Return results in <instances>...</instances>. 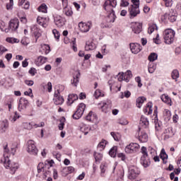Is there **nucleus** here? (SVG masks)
<instances>
[{"label":"nucleus","instance_id":"1","mask_svg":"<svg viewBox=\"0 0 181 181\" xmlns=\"http://www.w3.org/2000/svg\"><path fill=\"white\" fill-rule=\"evenodd\" d=\"M4 158L1 159V163H4L6 169H11L12 173H15L16 172V170L18 169V164H14V165H12L11 164V160L9 159V155L6 154L8 152H9V149H8V144L4 146Z\"/></svg>","mask_w":181,"mask_h":181},{"label":"nucleus","instance_id":"2","mask_svg":"<svg viewBox=\"0 0 181 181\" xmlns=\"http://www.w3.org/2000/svg\"><path fill=\"white\" fill-rule=\"evenodd\" d=\"M164 40L166 45L173 43L175 40V30L172 29H167L164 31Z\"/></svg>","mask_w":181,"mask_h":181},{"label":"nucleus","instance_id":"3","mask_svg":"<svg viewBox=\"0 0 181 181\" xmlns=\"http://www.w3.org/2000/svg\"><path fill=\"white\" fill-rule=\"evenodd\" d=\"M86 110V104L81 103L78 106L77 110L75 112V113L73 115L74 119H80L81 117L83 116V114H84V111Z\"/></svg>","mask_w":181,"mask_h":181},{"label":"nucleus","instance_id":"4","mask_svg":"<svg viewBox=\"0 0 181 181\" xmlns=\"http://www.w3.org/2000/svg\"><path fill=\"white\" fill-rule=\"evenodd\" d=\"M27 152L30 155H37L38 150L35 145V141L33 140H29L27 142Z\"/></svg>","mask_w":181,"mask_h":181},{"label":"nucleus","instance_id":"5","mask_svg":"<svg viewBox=\"0 0 181 181\" xmlns=\"http://www.w3.org/2000/svg\"><path fill=\"white\" fill-rule=\"evenodd\" d=\"M118 78L119 81H126V83H129V80L132 78V71L131 70L127 71L125 73L122 72Z\"/></svg>","mask_w":181,"mask_h":181},{"label":"nucleus","instance_id":"6","mask_svg":"<svg viewBox=\"0 0 181 181\" xmlns=\"http://www.w3.org/2000/svg\"><path fill=\"white\" fill-rule=\"evenodd\" d=\"M139 149V144L136 143H131L129 145L127 146L124 151L126 153H135Z\"/></svg>","mask_w":181,"mask_h":181},{"label":"nucleus","instance_id":"7","mask_svg":"<svg viewBox=\"0 0 181 181\" xmlns=\"http://www.w3.org/2000/svg\"><path fill=\"white\" fill-rule=\"evenodd\" d=\"M18 28H19V21H18V19L11 20L10 21L8 28H5L4 32H6V33H8L9 30H16Z\"/></svg>","mask_w":181,"mask_h":181},{"label":"nucleus","instance_id":"8","mask_svg":"<svg viewBox=\"0 0 181 181\" xmlns=\"http://www.w3.org/2000/svg\"><path fill=\"white\" fill-rule=\"evenodd\" d=\"M129 12L130 19H133V18H135L137 15H139L141 11H139V6L132 5L129 8Z\"/></svg>","mask_w":181,"mask_h":181},{"label":"nucleus","instance_id":"9","mask_svg":"<svg viewBox=\"0 0 181 181\" xmlns=\"http://www.w3.org/2000/svg\"><path fill=\"white\" fill-rule=\"evenodd\" d=\"M91 26H93V24H91V22H88V23H83L81 22L78 24V28L81 31H82L83 33H86L90 30L91 28Z\"/></svg>","mask_w":181,"mask_h":181},{"label":"nucleus","instance_id":"10","mask_svg":"<svg viewBox=\"0 0 181 181\" xmlns=\"http://www.w3.org/2000/svg\"><path fill=\"white\" fill-rule=\"evenodd\" d=\"M139 175V170L136 167H130L129 169V175L128 177L130 180L136 179Z\"/></svg>","mask_w":181,"mask_h":181},{"label":"nucleus","instance_id":"11","mask_svg":"<svg viewBox=\"0 0 181 181\" xmlns=\"http://www.w3.org/2000/svg\"><path fill=\"white\" fill-rule=\"evenodd\" d=\"M130 50L134 54H138L142 50V46H141V44L131 43Z\"/></svg>","mask_w":181,"mask_h":181},{"label":"nucleus","instance_id":"12","mask_svg":"<svg viewBox=\"0 0 181 181\" xmlns=\"http://www.w3.org/2000/svg\"><path fill=\"white\" fill-rule=\"evenodd\" d=\"M54 21L58 28H63L66 23V20L60 16H55Z\"/></svg>","mask_w":181,"mask_h":181},{"label":"nucleus","instance_id":"13","mask_svg":"<svg viewBox=\"0 0 181 181\" xmlns=\"http://www.w3.org/2000/svg\"><path fill=\"white\" fill-rule=\"evenodd\" d=\"M60 93L58 91V93L54 94V103L55 105H62L63 103H64V99L63 97L59 95Z\"/></svg>","mask_w":181,"mask_h":181},{"label":"nucleus","instance_id":"14","mask_svg":"<svg viewBox=\"0 0 181 181\" xmlns=\"http://www.w3.org/2000/svg\"><path fill=\"white\" fill-rule=\"evenodd\" d=\"M52 168V165H45L43 163H40L37 165V172L38 173H40L42 172H47L46 169H50Z\"/></svg>","mask_w":181,"mask_h":181},{"label":"nucleus","instance_id":"15","mask_svg":"<svg viewBox=\"0 0 181 181\" xmlns=\"http://www.w3.org/2000/svg\"><path fill=\"white\" fill-rule=\"evenodd\" d=\"M140 162L144 168H148L151 165V160H149V157L147 156H141Z\"/></svg>","mask_w":181,"mask_h":181},{"label":"nucleus","instance_id":"16","mask_svg":"<svg viewBox=\"0 0 181 181\" xmlns=\"http://www.w3.org/2000/svg\"><path fill=\"white\" fill-rule=\"evenodd\" d=\"M132 30L134 33H141V32H142V24L140 23H135L132 25Z\"/></svg>","mask_w":181,"mask_h":181},{"label":"nucleus","instance_id":"17","mask_svg":"<svg viewBox=\"0 0 181 181\" xmlns=\"http://www.w3.org/2000/svg\"><path fill=\"white\" fill-rule=\"evenodd\" d=\"M139 125L141 127V128H148V127H149V121L148 120V118L141 116Z\"/></svg>","mask_w":181,"mask_h":181},{"label":"nucleus","instance_id":"18","mask_svg":"<svg viewBox=\"0 0 181 181\" xmlns=\"http://www.w3.org/2000/svg\"><path fill=\"white\" fill-rule=\"evenodd\" d=\"M148 134H146V132H140L139 133V141H140V142H148Z\"/></svg>","mask_w":181,"mask_h":181},{"label":"nucleus","instance_id":"19","mask_svg":"<svg viewBox=\"0 0 181 181\" xmlns=\"http://www.w3.org/2000/svg\"><path fill=\"white\" fill-rule=\"evenodd\" d=\"M76 100H78V95L77 94H70L68 96V101L67 105H71L74 101H76Z\"/></svg>","mask_w":181,"mask_h":181},{"label":"nucleus","instance_id":"20","mask_svg":"<svg viewBox=\"0 0 181 181\" xmlns=\"http://www.w3.org/2000/svg\"><path fill=\"white\" fill-rule=\"evenodd\" d=\"M171 12L172 11H170V13H165L162 17V19H168L169 21H171V22H175V21H176V18H175V15L171 13Z\"/></svg>","mask_w":181,"mask_h":181},{"label":"nucleus","instance_id":"21","mask_svg":"<svg viewBox=\"0 0 181 181\" xmlns=\"http://www.w3.org/2000/svg\"><path fill=\"white\" fill-rule=\"evenodd\" d=\"M101 109L103 112H108V110H111V100H108L107 103H103Z\"/></svg>","mask_w":181,"mask_h":181},{"label":"nucleus","instance_id":"22","mask_svg":"<svg viewBox=\"0 0 181 181\" xmlns=\"http://www.w3.org/2000/svg\"><path fill=\"white\" fill-rule=\"evenodd\" d=\"M97 47L95 46V44L91 41H87L86 46H85V50H94Z\"/></svg>","mask_w":181,"mask_h":181},{"label":"nucleus","instance_id":"23","mask_svg":"<svg viewBox=\"0 0 181 181\" xmlns=\"http://www.w3.org/2000/svg\"><path fill=\"white\" fill-rule=\"evenodd\" d=\"M80 131L84 134V135H87L90 131H93L91 127H88L87 124H82L80 128Z\"/></svg>","mask_w":181,"mask_h":181},{"label":"nucleus","instance_id":"24","mask_svg":"<svg viewBox=\"0 0 181 181\" xmlns=\"http://www.w3.org/2000/svg\"><path fill=\"white\" fill-rule=\"evenodd\" d=\"M46 62H47V58H46L45 57L40 56L35 61V64L37 66H42V64H45V63H46Z\"/></svg>","mask_w":181,"mask_h":181},{"label":"nucleus","instance_id":"25","mask_svg":"<svg viewBox=\"0 0 181 181\" xmlns=\"http://www.w3.org/2000/svg\"><path fill=\"white\" fill-rule=\"evenodd\" d=\"M31 32L33 35H34L35 37L36 38V40H37V39L40 37L41 36L40 31H39V29L37 28V27L34 26L31 28Z\"/></svg>","mask_w":181,"mask_h":181},{"label":"nucleus","instance_id":"26","mask_svg":"<svg viewBox=\"0 0 181 181\" xmlns=\"http://www.w3.org/2000/svg\"><path fill=\"white\" fill-rule=\"evenodd\" d=\"M160 157L161 158L163 163H168V154L166 153V151H165V148H162Z\"/></svg>","mask_w":181,"mask_h":181},{"label":"nucleus","instance_id":"27","mask_svg":"<svg viewBox=\"0 0 181 181\" xmlns=\"http://www.w3.org/2000/svg\"><path fill=\"white\" fill-rule=\"evenodd\" d=\"M163 117H164L165 121H166V122H168V121H170V118L172 117V113L170 112L169 110L165 109L163 112Z\"/></svg>","mask_w":181,"mask_h":181},{"label":"nucleus","instance_id":"28","mask_svg":"<svg viewBox=\"0 0 181 181\" xmlns=\"http://www.w3.org/2000/svg\"><path fill=\"white\" fill-rule=\"evenodd\" d=\"M164 134H165L166 136L168 138H172L173 135H175V132H173V129L172 127H168L165 129L164 131Z\"/></svg>","mask_w":181,"mask_h":181},{"label":"nucleus","instance_id":"29","mask_svg":"<svg viewBox=\"0 0 181 181\" xmlns=\"http://www.w3.org/2000/svg\"><path fill=\"white\" fill-rule=\"evenodd\" d=\"M145 101H146V98L144 96L139 97L136 99V105L138 108H141L142 107V103H144Z\"/></svg>","mask_w":181,"mask_h":181},{"label":"nucleus","instance_id":"30","mask_svg":"<svg viewBox=\"0 0 181 181\" xmlns=\"http://www.w3.org/2000/svg\"><path fill=\"white\" fill-rule=\"evenodd\" d=\"M116 18L117 17L115 16V12L112 11L111 13H109L107 18V21L114 23L115 21Z\"/></svg>","mask_w":181,"mask_h":181},{"label":"nucleus","instance_id":"31","mask_svg":"<svg viewBox=\"0 0 181 181\" xmlns=\"http://www.w3.org/2000/svg\"><path fill=\"white\" fill-rule=\"evenodd\" d=\"M80 76V72H76L75 76H74L73 80H71V84L74 87H77V84H78V76Z\"/></svg>","mask_w":181,"mask_h":181},{"label":"nucleus","instance_id":"32","mask_svg":"<svg viewBox=\"0 0 181 181\" xmlns=\"http://www.w3.org/2000/svg\"><path fill=\"white\" fill-rule=\"evenodd\" d=\"M8 122H2L0 127V132H1V134L6 132V130L8 129Z\"/></svg>","mask_w":181,"mask_h":181},{"label":"nucleus","instance_id":"33","mask_svg":"<svg viewBox=\"0 0 181 181\" xmlns=\"http://www.w3.org/2000/svg\"><path fill=\"white\" fill-rule=\"evenodd\" d=\"M171 77L173 80L177 81V79L179 78V71L177 69H174L171 73Z\"/></svg>","mask_w":181,"mask_h":181},{"label":"nucleus","instance_id":"34","mask_svg":"<svg viewBox=\"0 0 181 181\" xmlns=\"http://www.w3.org/2000/svg\"><path fill=\"white\" fill-rule=\"evenodd\" d=\"M118 149V147L117 146H113L109 151V155L112 158H115L117 156V150Z\"/></svg>","mask_w":181,"mask_h":181},{"label":"nucleus","instance_id":"35","mask_svg":"<svg viewBox=\"0 0 181 181\" xmlns=\"http://www.w3.org/2000/svg\"><path fill=\"white\" fill-rule=\"evenodd\" d=\"M37 22L38 25H40L42 28H47V24L45 23V20L42 17H37Z\"/></svg>","mask_w":181,"mask_h":181},{"label":"nucleus","instance_id":"36","mask_svg":"<svg viewBox=\"0 0 181 181\" xmlns=\"http://www.w3.org/2000/svg\"><path fill=\"white\" fill-rule=\"evenodd\" d=\"M94 158L96 163H100V161L103 159V155L100 153L95 152Z\"/></svg>","mask_w":181,"mask_h":181},{"label":"nucleus","instance_id":"37","mask_svg":"<svg viewBox=\"0 0 181 181\" xmlns=\"http://www.w3.org/2000/svg\"><path fill=\"white\" fill-rule=\"evenodd\" d=\"M104 9L106 10L108 12V13L114 12V7H112V6H110V4H107V3L105 2L104 4Z\"/></svg>","mask_w":181,"mask_h":181},{"label":"nucleus","instance_id":"38","mask_svg":"<svg viewBox=\"0 0 181 181\" xmlns=\"http://www.w3.org/2000/svg\"><path fill=\"white\" fill-rule=\"evenodd\" d=\"M161 100L163 101V103H165V104H170L172 100H170V98L166 95H163L161 96Z\"/></svg>","mask_w":181,"mask_h":181},{"label":"nucleus","instance_id":"39","mask_svg":"<svg viewBox=\"0 0 181 181\" xmlns=\"http://www.w3.org/2000/svg\"><path fill=\"white\" fill-rule=\"evenodd\" d=\"M155 30H158V25H156V24H152L151 25H149L148 27L149 35H151V33H153Z\"/></svg>","mask_w":181,"mask_h":181},{"label":"nucleus","instance_id":"40","mask_svg":"<svg viewBox=\"0 0 181 181\" xmlns=\"http://www.w3.org/2000/svg\"><path fill=\"white\" fill-rule=\"evenodd\" d=\"M158 59V54L153 52L148 56L149 62H155Z\"/></svg>","mask_w":181,"mask_h":181},{"label":"nucleus","instance_id":"41","mask_svg":"<svg viewBox=\"0 0 181 181\" xmlns=\"http://www.w3.org/2000/svg\"><path fill=\"white\" fill-rule=\"evenodd\" d=\"M96 115L93 113V111H90L88 115L86 116V119L87 121H93L95 118Z\"/></svg>","mask_w":181,"mask_h":181},{"label":"nucleus","instance_id":"42","mask_svg":"<svg viewBox=\"0 0 181 181\" xmlns=\"http://www.w3.org/2000/svg\"><path fill=\"white\" fill-rule=\"evenodd\" d=\"M106 4L110 5V6L115 8L117 6V0H106Z\"/></svg>","mask_w":181,"mask_h":181},{"label":"nucleus","instance_id":"43","mask_svg":"<svg viewBox=\"0 0 181 181\" xmlns=\"http://www.w3.org/2000/svg\"><path fill=\"white\" fill-rule=\"evenodd\" d=\"M144 112H148V115H151L152 113V103L149 102L147 104V107L144 110Z\"/></svg>","mask_w":181,"mask_h":181},{"label":"nucleus","instance_id":"44","mask_svg":"<svg viewBox=\"0 0 181 181\" xmlns=\"http://www.w3.org/2000/svg\"><path fill=\"white\" fill-rule=\"evenodd\" d=\"M39 12H42V13H46L47 12V7L46 4H43L38 8Z\"/></svg>","mask_w":181,"mask_h":181},{"label":"nucleus","instance_id":"45","mask_svg":"<svg viewBox=\"0 0 181 181\" xmlns=\"http://www.w3.org/2000/svg\"><path fill=\"white\" fill-rule=\"evenodd\" d=\"M94 97L98 98L99 97H104V95L101 93L100 90H96L94 93Z\"/></svg>","mask_w":181,"mask_h":181},{"label":"nucleus","instance_id":"46","mask_svg":"<svg viewBox=\"0 0 181 181\" xmlns=\"http://www.w3.org/2000/svg\"><path fill=\"white\" fill-rule=\"evenodd\" d=\"M52 33H53L55 39H57V40H59V39H60V33H59V31H57V30L54 29L52 30Z\"/></svg>","mask_w":181,"mask_h":181},{"label":"nucleus","instance_id":"47","mask_svg":"<svg viewBox=\"0 0 181 181\" xmlns=\"http://www.w3.org/2000/svg\"><path fill=\"white\" fill-rule=\"evenodd\" d=\"M156 70V65H154L153 64H151L148 66V72L152 74Z\"/></svg>","mask_w":181,"mask_h":181},{"label":"nucleus","instance_id":"48","mask_svg":"<svg viewBox=\"0 0 181 181\" xmlns=\"http://www.w3.org/2000/svg\"><path fill=\"white\" fill-rule=\"evenodd\" d=\"M105 145H107V141L103 140L98 145V148L101 149H104L105 148Z\"/></svg>","mask_w":181,"mask_h":181},{"label":"nucleus","instance_id":"49","mask_svg":"<svg viewBox=\"0 0 181 181\" xmlns=\"http://www.w3.org/2000/svg\"><path fill=\"white\" fill-rule=\"evenodd\" d=\"M117 176L121 180H124V169H121L118 171Z\"/></svg>","mask_w":181,"mask_h":181},{"label":"nucleus","instance_id":"50","mask_svg":"<svg viewBox=\"0 0 181 181\" xmlns=\"http://www.w3.org/2000/svg\"><path fill=\"white\" fill-rule=\"evenodd\" d=\"M110 134L112 135L113 139H115V141H119V134H116L114 132H112L110 133Z\"/></svg>","mask_w":181,"mask_h":181},{"label":"nucleus","instance_id":"51","mask_svg":"<svg viewBox=\"0 0 181 181\" xmlns=\"http://www.w3.org/2000/svg\"><path fill=\"white\" fill-rule=\"evenodd\" d=\"M64 11L65 15L66 16H73V11H71V8L64 9Z\"/></svg>","mask_w":181,"mask_h":181},{"label":"nucleus","instance_id":"52","mask_svg":"<svg viewBox=\"0 0 181 181\" xmlns=\"http://www.w3.org/2000/svg\"><path fill=\"white\" fill-rule=\"evenodd\" d=\"M64 121H66L65 118L61 120V123L58 126L59 131H63V129H64Z\"/></svg>","mask_w":181,"mask_h":181},{"label":"nucleus","instance_id":"53","mask_svg":"<svg viewBox=\"0 0 181 181\" xmlns=\"http://www.w3.org/2000/svg\"><path fill=\"white\" fill-rule=\"evenodd\" d=\"M141 153H143L142 156H148V150L146 149V147L142 146L141 149Z\"/></svg>","mask_w":181,"mask_h":181},{"label":"nucleus","instance_id":"54","mask_svg":"<svg viewBox=\"0 0 181 181\" xmlns=\"http://www.w3.org/2000/svg\"><path fill=\"white\" fill-rule=\"evenodd\" d=\"M107 83L110 86V91L112 90V87H114V85L115 84V81L114 79L111 78L108 81Z\"/></svg>","mask_w":181,"mask_h":181},{"label":"nucleus","instance_id":"55","mask_svg":"<svg viewBox=\"0 0 181 181\" xmlns=\"http://www.w3.org/2000/svg\"><path fill=\"white\" fill-rule=\"evenodd\" d=\"M13 6V0H9V4H6V9L9 11L12 9Z\"/></svg>","mask_w":181,"mask_h":181},{"label":"nucleus","instance_id":"56","mask_svg":"<svg viewBox=\"0 0 181 181\" xmlns=\"http://www.w3.org/2000/svg\"><path fill=\"white\" fill-rule=\"evenodd\" d=\"M163 1H165V6H167V8L172 6L173 4L172 0H163Z\"/></svg>","mask_w":181,"mask_h":181},{"label":"nucleus","instance_id":"57","mask_svg":"<svg viewBox=\"0 0 181 181\" xmlns=\"http://www.w3.org/2000/svg\"><path fill=\"white\" fill-rule=\"evenodd\" d=\"M6 26V24L4 22V21L0 20V29L1 30H2V32H5V30H4V28H5Z\"/></svg>","mask_w":181,"mask_h":181},{"label":"nucleus","instance_id":"58","mask_svg":"<svg viewBox=\"0 0 181 181\" xmlns=\"http://www.w3.org/2000/svg\"><path fill=\"white\" fill-rule=\"evenodd\" d=\"M119 124H120V125H127L128 121L125 119H121L119 120Z\"/></svg>","mask_w":181,"mask_h":181},{"label":"nucleus","instance_id":"59","mask_svg":"<svg viewBox=\"0 0 181 181\" xmlns=\"http://www.w3.org/2000/svg\"><path fill=\"white\" fill-rule=\"evenodd\" d=\"M24 95H28V97H33L32 94V88H29L28 91L24 92Z\"/></svg>","mask_w":181,"mask_h":181},{"label":"nucleus","instance_id":"60","mask_svg":"<svg viewBox=\"0 0 181 181\" xmlns=\"http://www.w3.org/2000/svg\"><path fill=\"white\" fill-rule=\"evenodd\" d=\"M72 49L74 52H77V45H76V38L72 41Z\"/></svg>","mask_w":181,"mask_h":181},{"label":"nucleus","instance_id":"61","mask_svg":"<svg viewBox=\"0 0 181 181\" xmlns=\"http://www.w3.org/2000/svg\"><path fill=\"white\" fill-rule=\"evenodd\" d=\"M62 2V6L64 9H66L68 6L69 1L67 0H61Z\"/></svg>","mask_w":181,"mask_h":181},{"label":"nucleus","instance_id":"62","mask_svg":"<svg viewBox=\"0 0 181 181\" xmlns=\"http://www.w3.org/2000/svg\"><path fill=\"white\" fill-rule=\"evenodd\" d=\"M135 81H136V83H138V87H142V83H141V77H136Z\"/></svg>","mask_w":181,"mask_h":181},{"label":"nucleus","instance_id":"63","mask_svg":"<svg viewBox=\"0 0 181 181\" xmlns=\"http://www.w3.org/2000/svg\"><path fill=\"white\" fill-rule=\"evenodd\" d=\"M128 5H129V3L128 1H127V0H122L121 1L120 6H128Z\"/></svg>","mask_w":181,"mask_h":181},{"label":"nucleus","instance_id":"64","mask_svg":"<svg viewBox=\"0 0 181 181\" xmlns=\"http://www.w3.org/2000/svg\"><path fill=\"white\" fill-rule=\"evenodd\" d=\"M24 128L25 129H32V124L30 123H24Z\"/></svg>","mask_w":181,"mask_h":181}]
</instances>
